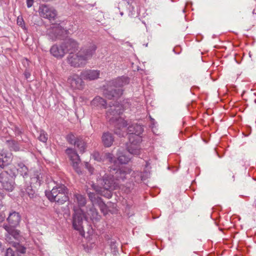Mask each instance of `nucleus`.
<instances>
[{
	"mask_svg": "<svg viewBox=\"0 0 256 256\" xmlns=\"http://www.w3.org/2000/svg\"><path fill=\"white\" fill-rule=\"evenodd\" d=\"M110 174H105L102 178H98V183L108 190V196H111L110 191L119 187L120 183L126 178L132 170L128 168H118L110 166Z\"/></svg>",
	"mask_w": 256,
	"mask_h": 256,
	"instance_id": "nucleus-1",
	"label": "nucleus"
},
{
	"mask_svg": "<svg viewBox=\"0 0 256 256\" xmlns=\"http://www.w3.org/2000/svg\"><path fill=\"white\" fill-rule=\"evenodd\" d=\"M123 112L122 106L116 102V104H112L106 112V118L112 123H115V133L120 136H124L126 134L125 132L122 131V128H125L127 126L126 120L120 116Z\"/></svg>",
	"mask_w": 256,
	"mask_h": 256,
	"instance_id": "nucleus-2",
	"label": "nucleus"
},
{
	"mask_svg": "<svg viewBox=\"0 0 256 256\" xmlns=\"http://www.w3.org/2000/svg\"><path fill=\"white\" fill-rule=\"evenodd\" d=\"M46 196L52 202H56L60 204L68 200V189L63 184L54 187L51 191H46Z\"/></svg>",
	"mask_w": 256,
	"mask_h": 256,
	"instance_id": "nucleus-3",
	"label": "nucleus"
},
{
	"mask_svg": "<svg viewBox=\"0 0 256 256\" xmlns=\"http://www.w3.org/2000/svg\"><path fill=\"white\" fill-rule=\"evenodd\" d=\"M129 82V78L128 77L122 76L112 80V85L118 89L112 90H106L104 94L105 96L108 99L116 100L122 94V90L120 88L126 85Z\"/></svg>",
	"mask_w": 256,
	"mask_h": 256,
	"instance_id": "nucleus-4",
	"label": "nucleus"
},
{
	"mask_svg": "<svg viewBox=\"0 0 256 256\" xmlns=\"http://www.w3.org/2000/svg\"><path fill=\"white\" fill-rule=\"evenodd\" d=\"M128 138L130 142L127 146L128 151L132 154L138 156L141 152L142 136H129Z\"/></svg>",
	"mask_w": 256,
	"mask_h": 256,
	"instance_id": "nucleus-5",
	"label": "nucleus"
},
{
	"mask_svg": "<svg viewBox=\"0 0 256 256\" xmlns=\"http://www.w3.org/2000/svg\"><path fill=\"white\" fill-rule=\"evenodd\" d=\"M67 62L74 68H84L87 64L78 52H70L66 58Z\"/></svg>",
	"mask_w": 256,
	"mask_h": 256,
	"instance_id": "nucleus-6",
	"label": "nucleus"
},
{
	"mask_svg": "<svg viewBox=\"0 0 256 256\" xmlns=\"http://www.w3.org/2000/svg\"><path fill=\"white\" fill-rule=\"evenodd\" d=\"M96 48L97 47L94 44L90 42L82 46L78 52L80 54L87 64L94 54Z\"/></svg>",
	"mask_w": 256,
	"mask_h": 256,
	"instance_id": "nucleus-7",
	"label": "nucleus"
},
{
	"mask_svg": "<svg viewBox=\"0 0 256 256\" xmlns=\"http://www.w3.org/2000/svg\"><path fill=\"white\" fill-rule=\"evenodd\" d=\"M74 213L72 218V226L77 230L81 232L83 230V218H84V212L80 208H74Z\"/></svg>",
	"mask_w": 256,
	"mask_h": 256,
	"instance_id": "nucleus-8",
	"label": "nucleus"
},
{
	"mask_svg": "<svg viewBox=\"0 0 256 256\" xmlns=\"http://www.w3.org/2000/svg\"><path fill=\"white\" fill-rule=\"evenodd\" d=\"M82 78L78 74H73L68 78V83L74 90H82L84 86V82Z\"/></svg>",
	"mask_w": 256,
	"mask_h": 256,
	"instance_id": "nucleus-9",
	"label": "nucleus"
},
{
	"mask_svg": "<svg viewBox=\"0 0 256 256\" xmlns=\"http://www.w3.org/2000/svg\"><path fill=\"white\" fill-rule=\"evenodd\" d=\"M66 152L72 161V166L75 171L78 174H80L82 172L80 167V160L77 152L71 148H67Z\"/></svg>",
	"mask_w": 256,
	"mask_h": 256,
	"instance_id": "nucleus-10",
	"label": "nucleus"
},
{
	"mask_svg": "<svg viewBox=\"0 0 256 256\" xmlns=\"http://www.w3.org/2000/svg\"><path fill=\"white\" fill-rule=\"evenodd\" d=\"M66 34V30L59 25L54 26L48 34V36L52 40L61 38L64 35Z\"/></svg>",
	"mask_w": 256,
	"mask_h": 256,
	"instance_id": "nucleus-11",
	"label": "nucleus"
},
{
	"mask_svg": "<svg viewBox=\"0 0 256 256\" xmlns=\"http://www.w3.org/2000/svg\"><path fill=\"white\" fill-rule=\"evenodd\" d=\"M41 16L44 18L54 20L56 16V10L52 7L46 5H42L40 7Z\"/></svg>",
	"mask_w": 256,
	"mask_h": 256,
	"instance_id": "nucleus-12",
	"label": "nucleus"
},
{
	"mask_svg": "<svg viewBox=\"0 0 256 256\" xmlns=\"http://www.w3.org/2000/svg\"><path fill=\"white\" fill-rule=\"evenodd\" d=\"M100 70H84L80 72V76L85 80H92L99 78Z\"/></svg>",
	"mask_w": 256,
	"mask_h": 256,
	"instance_id": "nucleus-13",
	"label": "nucleus"
},
{
	"mask_svg": "<svg viewBox=\"0 0 256 256\" xmlns=\"http://www.w3.org/2000/svg\"><path fill=\"white\" fill-rule=\"evenodd\" d=\"M63 46L65 49V52H73L78 50L79 47L78 43L74 39L68 38L62 44Z\"/></svg>",
	"mask_w": 256,
	"mask_h": 256,
	"instance_id": "nucleus-14",
	"label": "nucleus"
},
{
	"mask_svg": "<svg viewBox=\"0 0 256 256\" xmlns=\"http://www.w3.org/2000/svg\"><path fill=\"white\" fill-rule=\"evenodd\" d=\"M100 218V216L98 214L96 208L94 206L90 208L87 212V214L84 216V219L87 222L89 220L95 222L98 221Z\"/></svg>",
	"mask_w": 256,
	"mask_h": 256,
	"instance_id": "nucleus-15",
	"label": "nucleus"
},
{
	"mask_svg": "<svg viewBox=\"0 0 256 256\" xmlns=\"http://www.w3.org/2000/svg\"><path fill=\"white\" fill-rule=\"evenodd\" d=\"M20 216L19 213L13 212L9 214L7 218V221L10 224V226L16 227L20 221Z\"/></svg>",
	"mask_w": 256,
	"mask_h": 256,
	"instance_id": "nucleus-16",
	"label": "nucleus"
},
{
	"mask_svg": "<svg viewBox=\"0 0 256 256\" xmlns=\"http://www.w3.org/2000/svg\"><path fill=\"white\" fill-rule=\"evenodd\" d=\"M4 228L8 232V234L6 235V240L9 241L11 238L10 236L13 237L14 239L18 240L20 236L19 231L14 229V227L10 226L8 224L3 225Z\"/></svg>",
	"mask_w": 256,
	"mask_h": 256,
	"instance_id": "nucleus-17",
	"label": "nucleus"
},
{
	"mask_svg": "<svg viewBox=\"0 0 256 256\" xmlns=\"http://www.w3.org/2000/svg\"><path fill=\"white\" fill-rule=\"evenodd\" d=\"M50 54L56 58H62L64 54L65 49L64 48L62 44L60 46L57 45H54L50 50Z\"/></svg>",
	"mask_w": 256,
	"mask_h": 256,
	"instance_id": "nucleus-18",
	"label": "nucleus"
},
{
	"mask_svg": "<svg viewBox=\"0 0 256 256\" xmlns=\"http://www.w3.org/2000/svg\"><path fill=\"white\" fill-rule=\"evenodd\" d=\"M144 129L142 126L137 124H133L128 126V132L130 136H140L143 132Z\"/></svg>",
	"mask_w": 256,
	"mask_h": 256,
	"instance_id": "nucleus-19",
	"label": "nucleus"
},
{
	"mask_svg": "<svg viewBox=\"0 0 256 256\" xmlns=\"http://www.w3.org/2000/svg\"><path fill=\"white\" fill-rule=\"evenodd\" d=\"M102 142L106 147H110L113 144L114 138L112 134L108 132H104L102 136Z\"/></svg>",
	"mask_w": 256,
	"mask_h": 256,
	"instance_id": "nucleus-20",
	"label": "nucleus"
},
{
	"mask_svg": "<svg viewBox=\"0 0 256 256\" xmlns=\"http://www.w3.org/2000/svg\"><path fill=\"white\" fill-rule=\"evenodd\" d=\"M11 160V154L2 150L0 152V167L3 168L7 166Z\"/></svg>",
	"mask_w": 256,
	"mask_h": 256,
	"instance_id": "nucleus-21",
	"label": "nucleus"
},
{
	"mask_svg": "<svg viewBox=\"0 0 256 256\" xmlns=\"http://www.w3.org/2000/svg\"><path fill=\"white\" fill-rule=\"evenodd\" d=\"M21 192L22 194V196H25L27 195L30 198H34L36 195L35 192L34 190H32L30 185L24 186V188H22Z\"/></svg>",
	"mask_w": 256,
	"mask_h": 256,
	"instance_id": "nucleus-22",
	"label": "nucleus"
},
{
	"mask_svg": "<svg viewBox=\"0 0 256 256\" xmlns=\"http://www.w3.org/2000/svg\"><path fill=\"white\" fill-rule=\"evenodd\" d=\"M131 158L126 154V152L119 150L118 154V160L121 164H126Z\"/></svg>",
	"mask_w": 256,
	"mask_h": 256,
	"instance_id": "nucleus-23",
	"label": "nucleus"
},
{
	"mask_svg": "<svg viewBox=\"0 0 256 256\" xmlns=\"http://www.w3.org/2000/svg\"><path fill=\"white\" fill-rule=\"evenodd\" d=\"M91 105L94 106L102 107L104 108H106V102L104 98L100 96H96L91 102Z\"/></svg>",
	"mask_w": 256,
	"mask_h": 256,
	"instance_id": "nucleus-24",
	"label": "nucleus"
},
{
	"mask_svg": "<svg viewBox=\"0 0 256 256\" xmlns=\"http://www.w3.org/2000/svg\"><path fill=\"white\" fill-rule=\"evenodd\" d=\"M74 146L78 149L79 151L83 153L85 152L86 145V142L83 140L82 137L78 138V140L74 144Z\"/></svg>",
	"mask_w": 256,
	"mask_h": 256,
	"instance_id": "nucleus-25",
	"label": "nucleus"
},
{
	"mask_svg": "<svg viewBox=\"0 0 256 256\" xmlns=\"http://www.w3.org/2000/svg\"><path fill=\"white\" fill-rule=\"evenodd\" d=\"M74 197L76 200L74 201L78 203L79 206H83L86 204V199L84 196L78 194H74Z\"/></svg>",
	"mask_w": 256,
	"mask_h": 256,
	"instance_id": "nucleus-26",
	"label": "nucleus"
},
{
	"mask_svg": "<svg viewBox=\"0 0 256 256\" xmlns=\"http://www.w3.org/2000/svg\"><path fill=\"white\" fill-rule=\"evenodd\" d=\"M17 170L23 177L28 176V168L23 163H19L18 164Z\"/></svg>",
	"mask_w": 256,
	"mask_h": 256,
	"instance_id": "nucleus-27",
	"label": "nucleus"
},
{
	"mask_svg": "<svg viewBox=\"0 0 256 256\" xmlns=\"http://www.w3.org/2000/svg\"><path fill=\"white\" fill-rule=\"evenodd\" d=\"M2 186L5 190L12 192L14 188V182H13L7 181L6 180L1 182Z\"/></svg>",
	"mask_w": 256,
	"mask_h": 256,
	"instance_id": "nucleus-28",
	"label": "nucleus"
},
{
	"mask_svg": "<svg viewBox=\"0 0 256 256\" xmlns=\"http://www.w3.org/2000/svg\"><path fill=\"white\" fill-rule=\"evenodd\" d=\"M4 198V194L0 192V222H3L6 217L5 214L4 212L6 208L4 206L2 202V200Z\"/></svg>",
	"mask_w": 256,
	"mask_h": 256,
	"instance_id": "nucleus-29",
	"label": "nucleus"
},
{
	"mask_svg": "<svg viewBox=\"0 0 256 256\" xmlns=\"http://www.w3.org/2000/svg\"><path fill=\"white\" fill-rule=\"evenodd\" d=\"M96 204H97L102 212L104 214L106 212V206L104 202L102 200V198L98 197L96 198Z\"/></svg>",
	"mask_w": 256,
	"mask_h": 256,
	"instance_id": "nucleus-30",
	"label": "nucleus"
},
{
	"mask_svg": "<svg viewBox=\"0 0 256 256\" xmlns=\"http://www.w3.org/2000/svg\"><path fill=\"white\" fill-rule=\"evenodd\" d=\"M42 178V174L38 171L34 172V174L31 176L32 181L36 183L38 182L39 184H40Z\"/></svg>",
	"mask_w": 256,
	"mask_h": 256,
	"instance_id": "nucleus-31",
	"label": "nucleus"
},
{
	"mask_svg": "<svg viewBox=\"0 0 256 256\" xmlns=\"http://www.w3.org/2000/svg\"><path fill=\"white\" fill-rule=\"evenodd\" d=\"M80 137V136H76L74 134L70 133L67 135L66 139L69 144L74 145L77 140H78V138Z\"/></svg>",
	"mask_w": 256,
	"mask_h": 256,
	"instance_id": "nucleus-32",
	"label": "nucleus"
},
{
	"mask_svg": "<svg viewBox=\"0 0 256 256\" xmlns=\"http://www.w3.org/2000/svg\"><path fill=\"white\" fill-rule=\"evenodd\" d=\"M38 138L40 141L43 142H46L48 140V134L44 131L40 130Z\"/></svg>",
	"mask_w": 256,
	"mask_h": 256,
	"instance_id": "nucleus-33",
	"label": "nucleus"
},
{
	"mask_svg": "<svg viewBox=\"0 0 256 256\" xmlns=\"http://www.w3.org/2000/svg\"><path fill=\"white\" fill-rule=\"evenodd\" d=\"M92 158L98 162H104V158L102 156H100V154L98 152H94L92 154Z\"/></svg>",
	"mask_w": 256,
	"mask_h": 256,
	"instance_id": "nucleus-34",
	"label": "nucleus"
},
{
	"mask_svg": "<svg viewBox=\"0 0 256 256\" xmlns=\"http://www.w3.org/2000/svg\"><path fill=\"white\" fill-rule=\"evenodd\" d=\"M104 160V158L108 160L110 163H115L116 160L114 159V156L112 154L110 153H106L104 154L103 156Z\"/></svg>",
	"mask_w": 256,
	"mask_h": 256,
	"instance_id": "nucleus-35",
	"label": "nucleus"
},
{
	"mask_svg": "<svg viewBox=\"0 0 256 256\" xmlns=\"http://www.w3.org/2000/svg\"><path fill=\"white\" fill-rule=\"evenodd\" d=\"M7 174L2 170V168H0V182L5 180L7 179Z\"/></svg>",
	"mask_w": 256,
	"mask_h": 256,
	"instance_id": "nucleus-36",
	"label": "nucleus"
},
{
	"mask_svg": "<svg viewBox=\"0 0 256 256\" xmlns=\"http://www.w3.org/2000/svg\"><path fill=\"white\" fill-rule=\"evenodd\" d=\"M17 24L18 26H20L22 28H25L24 20L22 16H18L17 18Z\"/></svg>",
	"mask_w": 256,
	"mask_h": 256,
	"instance_id": "nucleus-37",
	"label": "nucleus"
},
{
	"mask_svg": "<svg viewBox=\"0 0 256 256\" xmlns=\"http://www.w3.org/2000/svg\"><path fill=\"white\" fill-rule=\"evenodd\" d=\"M5 256H14V252L10 248H8L6 250Z\"/></svg>",
	"mask_w": 256,
	"mask_h": 256,
	"instance_id": "nucleus-38",
	"label": "nucleus"
},
{
	"mask_svg": "<svg viewBox=\"0 0 256 256\" xmlns=\"http://www.w3.org/2000/svg\"><path fill=\"white\" fill-rule=\"evenodd\" d=\"M86 166L88 169L89 172L92 174L94 173V169L88 163H86Z\"/></svg>",
	"mask_w": 256,
	"mask_h": 256,
	"instance_id": "nucleus-39",
	"label": "nucleus"
},
{
	"mask_svg": "<svg viewBox=\"0 0 256 256\" xmlns=\"http://www.w3.org/2000/svg\"><path fill=\"white\" fill-rule=\"evenodd\" d=\"M18 250L22 254H24L26 252V248L24 246H20L18 248Z\"/></svg>",
	"mask_w": 256,
	"mask_h": 256,
	"instance_id": "nucleus-40",
	"label": "nucleus"
},
{
	"mask_svg": "<svg viewBox=\"0 0 256 256\" xmlns=\"http://www.w3.org/2000/svg\"><path fill=\"white\" fill-rule=\"evenodd\" d=\"M34 3V0H26V4L28 8H30Z\"/></svg>",
	"mask_w": 256,
	"mask_h": 256,
	"instance_id": "nucleus-41",
	"label": "nucleus"
},
{
	"mask_svg": "<svg viewBox=\"0 0 256 256\" xmlns=\"http://www.w3.org/2000/svg\"><path fill=\"white\" fill-rule=\"evenodd\" d=\"M24 75L26 79L28 78L30 76V74L28 71H25L24 72Z\"/></svg>",
	"mask_w": 256,
	"mask_h": 256,
	"instance_id": "nucleus-42",
	"label": "nucleus"
},
{
	"mask_svg": "<svg viewBox=\"0 0 256 256\" xmlns=\"http://www.w3.org/2000/svg\"><path fill=\"white\" fill-rule=\"evenodd\" d=\"M94 195L93 194H92V193H90L88 194V196H89V198H90L92 202L94 203V204H95V202H96V198H95L94 200H93V198H92V196Z\"/></svg>",
	"mask_w": 256,
	"mask_h": 256,
	"instance_id": "nucleus-43",
	"label": "nucleus"
},
{
	"mask_svg": "<svg viewBox=\"0 0 256 256\" xmlns=\"http://www.w3.org/2000/svg\"><path fill=\"white\" fill-rule=\"evenodd\" d=\"M136 174V173H135L134 172H133L132 174V176H133L134 174ZM136 174L138 176H140V178L141 177L140 175V173L139 172H136Z\"/></svg>",
	"mask_w": 256,
	"mask_h": 256,
	"instance_id": "nucleus-44",
	"label": "nucleus"
},
{
	"mask_svg": "<svg viewBox=\"0 0 256 256\" xmlns=\"http://www.w3.org/2000/svg\"><path fill=\"white\" fill-rule=\"evenodd\" d=\"M2 243H1V242H0V248H1V247H2Z\"/></svg>",
	"mask_w": 256,
	"mask_h": 256,
	"instance_id": "nucleus-45",
	"label": "nucleus"
},
{
	"mask_svg": "<svg viewBox=\"0 0 256 256\" xmlns=\"http://www.w3.org/2000/svg\"><path fill=\"white\" fill-rule=\"evenodd\" d=\"M120 15H121V16H122V15H123V12H120Z\"/></svg>",
	"mask_w": 256,
	"mask_h": 256,
	"instance_id": "nucleus-46",
	"label": "nucleus"
}]
</instances>
